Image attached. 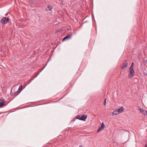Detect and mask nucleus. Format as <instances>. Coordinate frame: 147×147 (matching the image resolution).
Wrapping results in <instances>:
<instances>
[{
    "label": "nucleus",
    "mask_w": 147,
    "mask_h": 147,
    "mask_svg": "<svg viewBox=\"0 0 147 147\" xmlns=\"http://www.w3.org/2000/svg\"><path fill=\"white\" fill-rule=\"evenodd\" d=\"M81 116L79 115H78L76 117V119H79L80 120V118L81 117Z\"/></svg>",
    "instance_id": "nucleus-12"
},
{
    "label": "nucleus",
    "mask_w": 147,
    "mask_h": 147,
    "mask_svg": "<svg viewBox=\"0 0 147 147\" xmlns=\"http://www.w3.org/2000/svg\"><path fill=\"white\" fill-rule=\"evenodd\" d=\"M9 18L7 17H4L1 20L0 22L2 24H6L9 22Z\"/></svg>",
    "instance_id": "nucleus-2"
},
{
    "label": "nucleus",
    "mask_w": 147,
    "mask_h": 147,
    "mask_svg": "<svg viewBox=\"0 0 147 147\" xmlns=\"http://www.w3.org/2000/svg\"><path fill=\"white\" fill-rule=\"evenodd\" d=\"M4 104V102L3 100L0 99V106H2Z\"/></svg>",
    "instance_id": "nucleus-10"
},
{
    "label": "nucleus",
    "mask_w": 147,
    "mask_h": 147,
    "mask_svg": "<svg viewBox=\"0 0 147 147\" xmlns=\"http://www.w3.org/2000/svg\"><path fill=\"white\" fill-rule=\"evenodd\" d=\"M101 130L99 128L97 131V132H98L100 131Z\"/></svg>",
    "instance_id": "nucleus-17"
},
{
    "label": "nucleus",
    "mask_w": 147,
    "mask_h": 147,
    "mask_svg": "<svg viewBox=\"0 0 147 147\" xmlns=\"http://www.w3.org/2000/svg\"><path fill=\"white\" fill-rule=\"evenodd\" d=\"M140 111L145 116H147V111L146 110H144L142 108H140L139 109Z\"/></svg>",
    "instance_id": "nucleus-4"
},
{
    "label": "nucleus",
    "mask_w": 147,
    "mask_h": 147,
    "mask_svg": "<svg viewBox=\"0 0 147 147\" xmlns=\"http://www.w3.org/2000/svg\"><path fill=\"white\" fill-rule=\"evenodd\" d=\"M79 147H83V146H82V145H81V146H79Z\"/></svg>",
    "instance_id": "nucleus-22"
},
{
    "label": "nucleus",
    "mask_w": 147,
    "mask_h": 147,
    "mask_svg": "<svg viewBox=\"0 0 147 147\" xmlns=\"http://www.w3.org/2000/svg\"><path fill=\"white\" fill-rule=\"evenodd\" d=\"M119 113L118 112L117 109H116L112 113V115H116L119 114Z\"/></svg>",
    "instance_id": "nucleus-8"
},
{
    "label": "nucleus",
    "mask_w": 147,
    "mask_h": 147,
    "mask_svg": "<svg viewBox=\"0 0 147 147\" xmlns=\"http://www.w3.org/2000/svg\"><path fill=\"white\" fill-rule=\"evenodd\" d=\"M61 4L62 5H64L65 4L64 3H63V1H61Z\"/></svg>",
    "instance_id": "nucleus-15"
},
{
    "label": "nucleus",
    "mask_w": 147,
    "mask_h": 147,
    "mask_svg": "<svg viewBox=\"0 0 147 147\" xmlns=\"http://www.w3.org/2000/svg\"><path fill=\"white\" fill-rule=\"evenodd\" d=\"M20 88H21V89L22 88V85H21V86L20 87L19 89H20Z\"/></svg>",
    "instance_id": "nucleus-18"
},
{
    "label": "nucleus",
    "mask_w": 147,
    "mask_h": 147,
    "mask_svg": "<svg viewBox=\"0 0 147 147\" xmlns=\"http://www.w3.org/2000/svg\"><path fill=\"white\" fill-rule=\"evenodd\" d=\"M72 36V34H68L63 38L62 41H64L66 40L69 39L71 38Z\"/></svg>",
    "instance_id": "nucleus-5"
},
{
    "label": "nucleus",
    "mask_w": 147,
    "mask_h": 147,
    "mask_svg": "<svg viewBox=\"0 0 147 147\" xmlns=\"http://www.w3.org/2000/svg\"><path fill=\"white\" fill-rule=\"evenodd\" d=\"M107 100V98H105L104 100V105L105 106L106 105V101Z\"/></svg>",
    "instance_id": "nucleus-13"
},
{
    "label": "nucleus",
    "mask_w": 147,
    "mask_h": 147,
    "mask_svg": "<svg viewBox=\"0 0 147 147\" xmlns=\"http://www.w3.org/2000/svg\"><path fill=\"white\" fill-rule=\"evenodd\" d=\"M134 63L132 62L131 65L129 68L130 73L129 75L128 78H130L133 77L134 74Z\"/></svg>",
    "instance_id": "nucleus-1"
},
{
    "label": "nucleus",
    "mask_w": 147,
    "mask_h": 147,
    "mask_svg": "<svg viewBox=\"0 0 147 147\" xmlns=\"http://www.w3.org/2000/svg\"><path fill=\"white\" fill-rule=\"evenodd\" d=\"M13 93L15 94L16 95H17L18 94V93H17V92H15L14 93Z\"/></svg>",
    "instance_id": "nucleus-19"
},
{
    "label": "nucleus",
    "mask_w": 147,
    "mask_h": 147,
    "mask_svg": "<svg viewBox=\"0 0 147 147\" xmlns=\"http://www.w3.org/2000/svg\"><path fill=\"white\" fill-rule=\"evenodd\" d=\"M99 129L101 130H102L103 129H104V127H102L101 126V127H100Z\"/></svg>",
    "instance_id": "nucleus-16"
},
{
    "label": "nucleus",
    "mask_w": 147,
    "mask_h": 147,
    "mask_svg": "<svg viewBox=\"0 0 147 147\" xmlns=\"http://www.w3.org/2000/svg\"><path fill=\"white\" fill-rule=\"evenodd\" d=\"M123 109L124 108L123 107H121L120 108L117 109L118 112L119 113H120L122 112V111L123 110Z\"/></svg>",
    "instance_id": "nucleus-9"
},
{
    "label": "nucleus",
    "mask_w": 147,
    "mask_h": 147,
    "mask_svg": "<svg viewBox=\"0 0 147 147\" xmlns=\"http://www.w3.org/2000/svg\"><path fill=\"white\" fill-rule=\"evenodd\" d=\"M128 64V61L125 60L123 63V64L121 66V69L124 70L127 67Z\"/></svg>",
    "instance_id": "nucleus-3"
},
{
    "label": "nucleus",
    "mask_w": 147,
    "mask_h": 147,
    "mask_svg": "<svg viewBox=\"0 0 147 147\" xmlns=\"http://www.w3.org/2000/svg\"><path fill=\"white\" fill-rule=\"evenodd\" d=\"M145 62L147 64V59L146 60Z\"/></svg>",
    "instance_id": "nucleus-20"
},
{
    "label": "nucleus",
    "mask_w": 147,
    "mask_h": 147,
    "mask_svg": "<svg viewBox=\"0 0 147 147\" xmlns=\"http://www.w3.org/2000/svg\"><path fill=\"white\" fill-rule=\"evenodd\" d=\"M102 127H104V126H105V125L103 123H102V125L101 126Z\"/></svg>",
    "instance_id": "nucleus-14"
},
{
    "label": "nucleus",
    "mask_w": 147,
    "mask_h": 147,
    "mask_svg": "<svg viewBox=\"0 0 147 147\" xmlns=\"http://www.w3.org/2000/svg\"><path fill=\"white\" fill-rule=\"evenodd\" d=\"M37 76H36L34 77H33L32 78H31L30 80H29V81H28L27 84H29L31 82V81L33 80V79L34 78L36 77Z\"/></svg>",
    "instance_id": "nucleus-11"
},
{
    "label": "nucleus",
    "mask_w": 147,
    "mask_h": 147,
    "mask_svg": "<svg viewBox=\"0 0 147 147\" xmlns=\"http://www.w3.org/2000/svg\"><path fill=\"white\" fill-rule=\"evenodd\" d=\"M53 7L50 4H49L47 5V8L46 9L47 11H50L53 9Z\"/></svg>",
    "instance_id": "nucleus-7"
},
{
    "label": "nucleus",
    "mask_w": 147,
    "mask_h": 147,
    "mask_svg": "<svg viewBox=\"0 0 147 147\" xmlns=\"http://www.w3.org/2000/svg\"><path fill=\"white\" fill-rule=\"evenodd\" d=\"M87 115H82L80 118V120L85 121L86 119L87 118Z\"/></svg>",
    "instance_id": "nucleus-6"
},
{
    "label": "nucleus",
    "mask_w": 147,
    "mask_h": 147,
    "mask_svg": "<svg viewBox=\"0 0 147 147\" xmlns=\"http://www.w3.org/2000/svg\"><path fill=\"white\" fill-rule=\"evenodd\" d=\"M45 66H44L42 68V70H43L45 68Z\"/></svg>",
    "instance_id": "nucleus-21"
}]
</instances>
